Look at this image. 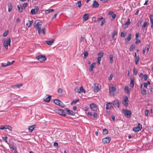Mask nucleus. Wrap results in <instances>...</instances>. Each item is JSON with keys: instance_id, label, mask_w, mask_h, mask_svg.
Segmentation results:
<instances>
[{"instance_id": "obj_1", "label": "nucleus", "mask_w": 153, "mask_h": 153, "mask_svg": "<svg viewBox=\"0 0 153 153\" xmlns=\"http://www.w3.org/2000/svg\"><path fill=\"white\" fill-rule=\"evenodd\" d=\"M35 27L38 30L39 34L42 33L45 34V29L43 27H42V22L40 20H36L34 23Z\"/></svg>"}, {"instance_id": "obj_2", "label": "nucleus", "mask_w": 153, "mask_h": 153, "mask_svg": "<svg viewBox=\"0 0 153 153\" xmlns=\"http://www.w3.org/2000/svg\"><path fill=\"white\" fill-rule=\"evenodd\" d=\"M65 110V108L64 109H60L59 110H56V112L59 114L60 115L65 117L66 115V111Z\"/></svg>"}, {"instance_id": "obj_3", "label": "nucleus", "mask_w": 153, "mask_h": 153, "mask_svg": "<svg viewBox=\"0 0 153 153\" xmlns=\"http://www.w3.org/2000/svg\"><path fill=\"white\" fill-rule=\"evenodd\" d=\"M122 112L127 117L129 118L130 117L131 112L130 110L123 109L122 110Z\"/></svg>"}, {"instance_id": "obj_4", "label": "nucleus", "mask_w": 153, "mask_h": 153, "mask_svg": "<svg viewBox=\"0 0 153 153\" xmlns=\"http://www.w3.org/2000/svg\"><path fill=\"white\" fill-rule=\"evenodd\" d=\"M36 58L37 59L41 62H44L47 59L45 57V56L43 55H41L37 56H36Z\"/></svg>"}, {"instance_id": "obj_5", "label": "nucleus", "mask_w": 153, "mask_h": 153, "mask_svg": "<svg viewBox=\"0 0 153 153\" xmlns=\"http://www.w3.org/2000/svg\"><path fill=\"white\" fill-rule=\"evenodd\" d=\"M10 38H9L7 41L3 43L4 46L6 49H7L8 45H10Z\"/></svg>"}, {"instance_id": "obj_6", "label": "nucleus", "mask_w": 153, "mask_h": 153, "mask_svg": "<svg viewBox=\"0 0 153 153\" xmlns=\"http://www.w3.org/2000/svg\"><path fill=\"white\" fill-rule=\"evenodd\" d=\"M10 38H9L7 41L3 43L4 46L6 49H7L8 45H10Z\"/></svg>"}, {"instance_id": "obj_7", "label": "nucleus", "mask_w": 153, "mask_h": 153, "mask_svg": "<svg viewBox=\"0 0 153 153\" xmlns=\"http://www.w3.org/2000/svg\"><path fill=\"white\" fill-rule=\"evenodd\" d=\"M142 128V126L140 123L138 124V126L136 127H134L133 129V130L135 132L138 131Z\"/></svg>"}, {"instance_id": "obj_8", "label": "nucleus", "mask_w": 153, "mask_h": 153, "mask_svg": "<svg viewBox=\"0 0 153 153\" xmlns=\"http://www.w3.org/2000/svg\"><path fill=\"white\" fill-rule=\"evenodd\" d=\"M109 91L111 94H112V95H114V93L113 92L115 91L116 90V88L115 86H110L109 87Z\"/></svg>"}, {"instance_id": "obj_9", "label": "nucleus", "mask_w": 153, "mask_h": 153, "mask_svg": "<svg viewBox=\"0 0 153 153\" xmlns=\"http://www.w3.org/2000/svg\"><path fill=\"white\" fill-rule=\"evenodd\" d=\"M111 140L110 137H106L102 139V142L104 144H106L109 143Z\"/></svg>"}, {"instance_id": "obj_10", "label": "nucleus", "mask_w": 153, "mask_h": 153, "mask_svg": "<svg viewBox=\"0 0 153 153\" xmlns=\"http://www.w3.org/2000/svg\"><path fill=\"white\" fill-rule=\"evenodd\" d=\"M129 101L128 98L126 96L124 98L123 104L125 106H127L128 105V102Z\"/></svg>"}, {"instance_id": "obj_11", "label": "nucleus", "mask_w": 153, "mask_h": 153, "mask_svg": "<svg viewBox=\"0 0 153 153\" xmlns=\"http://www.w3.org/2000/svg\"><path fill=\"white\" fill-rule=\"evenodd\" d=\"M94 88V91L95 92H97L100 90L99 88L98 84L97 83H95L93 86Z\"/></svg>"}, {"instance_id": "obj_12", "label": "nucleus", "mask_w": 153, "mask_h": 153, "mask_svg": "<svg viewBox=\"0 0 153 153\" xmlns=\"http://www.w3.org/2000/svg\"><path fill=\"white\" fill-rule=\"evenodd\" d=\"M35 7V9H32L31 10V13L33 15L35 14L39 11V9L38 7Z\"/></svg>"}, {"instance_id": "obj_13", "label": "nucleus", "mask_w": 153, "mask_h": 153, "mask_svg": "<svg viewBox=\"0 0 153 153\" xmlns=\"http://www.w3.org/2000/svg\"><path fill=\"white\" fill-rule=\"evenodd\" d=\"M65 110L66 111V113L67 112L68 114V115L72 116H74L75 115L74 113L72 111L70 110L67 108H65Z\"/></svg>"}, {"instance_id": "obj_14", "label": "nucleus", "mask_w": 153, "mask_h": 153, "mask_svg": "<svg viewBox=\"0 0 153 153\" xmlns=\"http://www.w3.org/2000/svg\"><path fill=\"white\" fill-rule=\"evenodd\" d=\"M91 108L93 111H95L97 109V107L94 103H92L90 105Z\"/></svg>"}, {"instance_id": "obj_15", "label": "nucleus", "mask_w": 153, "mask_h": 153, "mask_svg": "<svg viewBox=\"0 0 153 153\" xmlns=\"http://www.w3.org/2000/svg\"><path fill=\"white\" fill-rule=\"evenodd\" d=\"M23 85V84H20L16 85H11L10 87L13 88H19L22 87Z\"/></svg>"}, {"instance_id": "obj_16", "label": "nucleus", "mask_w": 153, "mask_h": 153, "mask_svg": "<svg viewBox=\"0 0 153 153\" xmlns=\"http://www.w3.org/2000/svg\"><path fill=\"white\" fill-rule=\"evenodd\" d=\"M131 81L130 82L131 86L133 88L134 85V77H130Z\"/></svg>"}, {"instance_id": "obj_17", "label": "nucleus", "mask_w": 153, "mask_h": 153, "mask_svg": "<svg viewBox=\"0 0 153 153\" xmlns=\"http://www.w3.org/2000/svg\"><path fill=\"white\" fill-rule=\"evenodd\" d=\"M46 96H47V97L44 99V101L46 102H49L51 100V96L48 94L46 95Z\"/></svg>"}, {"instance_id": "obj_18", "label": "nucleus", "mask_w": 153, "mask_h": 153, "mask_svg": "<svg viewBox=\"0 0 153 153\" xmlns=\"http://www.w3.org/2000/svg\"><path fill=\"white\" fill-rule=\"evenodd\" d=\"M99 6V3L96 1H94L91 7H92L96 8L98 7Z\"/></svg>"}, {"instance_id": "obj_19", "label": "nucleus", "mask_w": 153, "mask_h": 153, "mask_svg": "<svg viewBox=\"0 0 153 153\" xmlns=\"http://www.w3.org/2000/svg\"><path fill=\"white\" fill-rule=\"evenodd\" d=\"M54 41V39H52L46 41L45 42L48 45H51L53 43Z\"/></svg>"}, {"instance_id": "obj_20", "label": "nucleus", "mask_w": 153, "mask_h": 153, "mask_svg": "<svg viewBox=\"0 0 153 153\" xmlns=\"http://www.w3.org/2000/svg\"><path fill=\"white\" fill-rule=\"evenodd\" d=\"M89 15L88 14H84L82 17V19L83 21H86L88 19Z\"/></svg>"}, {"instance_id": "obj_21", "label": "nucleus", "mask_w": 153, "mask_h": 153, "mask_svg": "<svg viewBox=\"0 0 153 153\" xmlns=\"http://www.w3.org/2000/svg\"><path fill=\"white\" fill-rule=\"evenodd\" d=\"M113 104L115 106H117L118 108L120 107V104L118 100H114L113 102Z\"/></svg>"}, {"instance_id": "obj_22", "label": "nucleus", "mask_w": 153, "mask_h": 153, "mask_svg": "<svg viewBox=\"0 0 153 153\" xmlns=\"http://www.w3.org/2000/svg\"><path fill=\"white\" fill-rule=\"evenodd\" d=\"M96 65V63L94 62L91 65L90 68L89 69V70L90 71H91L93 70L94 67Z\"/></svg>"}, {"instance_id": "obj_23", "label": "nucleus", "mask_w": 153, "mask_h": 153, "mask_svg": "<svg viewBox=\"0 0 153 153\" xmlns=\"http://www.w3.org/2000/svg\"><path fill=\"white\" fill-rule=\"evenodd\" d=\"M114 59H113V56L112 54H110L109 56V62L112 63L113 62Z\"/></svg>"}, {"instance_id": "obj_24", "label": "nucleus", "mask_w": 153, "mask_h": 153, "mask_svg": "<svg viewBox=\"0 0 153 153\" xmlns=\"http://www.w3.org/2000/svg\"><path fill=\"white\" fill-rule=\"evenodd\" d=\"M112 104V103L111 102H109L107 104L106 107V109L108 110L110 108H111V107H112L111 106V105Z\"/></svg>"}, {"instance_id": "obj_25", "label": "nucleus", "mask_w": 153, "mask_h": 153, "mask_svg": "<svg viewBox=\"0 0 153 153\" xmlns=\"http://www.w3.org/2000/svg\"><path fill=\"white\" fill-rule=\"evenodd\" d=\"M8 11H11L13 9V7L12 4L10 3H8Z\"/></svg>"}, {"instance_id": "obj_26", "label": "nucleus", "mask_w": 153, "mask_h": 153, "mask_svg": "<svg viewBox=\"0 0 153 153\" xmlns=\"http://www.w3.org/2000/svg\"><path fill=\"white\" fill-rule=\"evenodd\" d=\"M79 93H81L83 92L85 93V89H84L83 87L82 86H81L79 89Z\"/></svg>"}, {"instance_id": "obj_27", "label": "nucleus", "mask_w": 153, "mask_h": 153, "mask_svg": "<svg viewBox=\"0 0 153 153\" xmlns=\"http://www.w3.org/2000/svg\"><path fill=\"white\" fill-rule=\"evenodd\" d=\"M131 34H129L128 35V37L125 39V42H127V41L128 42V41H130V40H131Z\"/></svg>"}, {"instance_id": "obj_28", "label": "nucleus", "mask_w": 153, "mask_h": 153, "mask_svg": "<svg viewBox=\"0 0 153 153\" xmlns=\"http://www.w3.org/2000/svg\"><path fill=\"white\" fill-rule=\"evenodd\" d=\"M35 125H33L30 126L28 129L30 131L32 132L35 128L34 126Z\"/></svg>"}, {"instance_id": "obj_29", "label": "nucleus", "mask_w": 153, "mask_h": 153, "mask_svg": "<svg viewBox=\"0 0 153 153\" xmlns=\"http://www.w3.org/2000/svg\"><path fill=\"white\" fill-rule=\"evenodd\" d=\"M17 7L18 8L19 11L20 12H22L23 11L22 6L21 5H18Z\"/></svg>"}, {"instance_id": "obj_30", "label": "nucleus", "mask_w": 153, "mask_h": 153, "mask_svg": "<svg viewBox=\"0 0 153 153\" xmlns=\"http://www.w3.org/2000/svg\"><path fill=\"white\" fill-rule=\"evenodd\" d=\"M54 11L53 9H51L48 10H46L45 11V13L46 14H48L50 13L53 12Z\"/></svg>"}, {"instance_id": "obj_31", "label": "nucleus", "mask_w": 153, "mask_h": 153, "mask_svg": "<svg viewBox=\"0 0 153 153\" xmlns=\"http://www.w3.org/2000/svg\"><path fill=\"white\" fill-rule=\"evenodd\" d=\"M143 20L142 19H140L139 21L138 25H137V26L138 27H140L142 25V23L143 22Z\"/></svg>"}, {"instance_id": "obj_32", "label": "nucleus", "mask_w": 153, "mask_h": 153, "mask_svg": "<svg viewBox=\"0 0 153 153\" xmlns=\"http://www.w3.org/2000/svg\"><path fill=\"white\" fill-rule=\"evenodd\" d=\"M2 66L3 67H6L7 66L9 65H12V64L11 63V62H10V61L8 62L7 63L6 65H4V63H2L1 64Z\"/></svg>"}, {"instance_id": "obj_33", "label": "nucleus", "mask_w": 153, "mask_h": 153, "mask_svg": "<svg viewBox=\"0 0 153 153\" xmlns=\"http://www.w3.org/2000/svg\"><path fill=\"white\" fill-rule=\"evenodd\" d=\"M33 22L32 21H29V23H27L26 25L28 27H30L31 26Z\"/></svg>"}, {"instance_id": "obj_34", "label": "nucleus", "mask_w": 153, "mask_h": 153, "mask_svg": "<svg viewBox=\"0 0 153 153\" xmlns=\"http://www.w3.org/2000/svg\"><path fill=\"white\" fill-rule=\"evenodd\" d=\"M81 2L80 1H78L76 3V7H81Z\"/></svg>"}, {"instance_id": "obj_35", "label": "nucleus", "mask_w": 153, "mask_h": 153, "mask_svg": "<svg viewBox=\"0 0 153 153\" xmlns=\"http://www.w3.org/2000/svg\"><path fill=\"white\" fill-rule=\"evenodd\" d=\"M117 32L116 30H115L113 31V32L112 36V38L113 39H114L115 36V35H117Z\"/></svg>"}, {"instance_id": "obj_36", "label": "nucleus", "mask_w": 153, "mask_h": 153, "mask_svg": "<svg viewBox=\"0 0 153 153\" xmlns=\"http://www.w3.org/2000/svg\"><path fill=\"white\" fill-rule=\"evenodd\" d=\"M135 48V45L134 44L132 45L129 49V51H132Z\"/></svg>"}, {"instance_id": "obj_37", "label": "nucleus", "mask_w": 153, "mask_h": 153, "mask_svg": "<svg viewBox=\"0 0 153 153\" xmlns=\"http://www.w3.org/2000/svg\"><path fill=\"white\" fill-rule=\"evenodd\" d=\"M54 102L56 104L58 105L60 102V100L58 99H56L54 100Z\"/></svg>"}, {"instance_id": "obj_38", "label": "nucleus", "mask_w": 153, "mask_h": 153, "mask_svg": "<svg viewBox=\"0 0 153 153\" xmlns=\"http://www.w3.org/2000/svg\"><path fill=\"white\" fill-rule=\"evenodd\" d=\"M125 91H127V93L128 94H130V89L129 88H128V86H125Z\"/></svg>"}, {"instance_id": "obj_39", "label": "nucleus", "mask_w": 153, "mask_h": 153, "mask_svg": "<svg viewBox=\"0 0 153 153\" xmlns=\"http://www.w3.org/2000/svg\"><path fill=\"white\" fill-rule=\"evenodd\" d=\"M133 72L134 74L136 75L138 73L137 70L134 67L133 69Z\"/></svg>"}, {"instance_id": "obj_40", "label": "nucleus", "mask_w": 153, "mask_h": 153, "mask_svg": "<svg viewBox=\"0 0 153 153\" xmlns=\"http://www.w3.org/2000/svg\"><path fill=\"white\" fill-rule=\"evenodd\" d=\"M102 133L104 135L107 134L108 133V130L106 129H104Z\"/></svg>"}, {"instance_id": "obj_41", "label": "nucleus", "mask_w": 153, "mask_h": 153, "mask_svg": "<svg viewBox=\"0 0 153 153\" xmlns=\"http://www.w3.org/2000/svg\"><path fill=\"white\" fill-rule=\"evenodd\" d=\"M79 101V100L78 99H76L75 100H73L72 102L71 103V105H72L73 104H76V103L77 102H78Z\"/></svg>"}, {"instance_id": "obj_42", "label": "nucleus", "mask_w": 153, "mask_h": 153, "mask_svg": "<svg viewBox=\"0 0 153 153\" xmlns=\"http://www.w3.org/2000/svg\"><path fill=\"white\" fill-rule=\"evenodd\" d=\"M84 58H85L88 56V52L85 51H84Z\"/></svg>"}, {"instance_id": "obj_43", "label": "nucleus", "mask_w": 153, "mask_h": 153, "mask_svg": "<svg viewBox=\"0 0 153 153\" xmlns=\"http://www.w3.org/2000/svg\"><path fill=\"white\" fill-rule=\"evenodd\" d=\"M79 89L78 87H76L74 88V91L76 92L79 93Z\"/></svg>"}, {"instance_id": "obj_44", "label": "nucleus", "mask_w": 153, "mask_h": 153, "mask_svg": "<svg viewBox=\"0 0 153 153\" xmlns=\"http://www.w3.org/2000/svg\"><path fill=\"white\" fill-rule=\"evenodd\" d=\"M58 105H59L62 107H64V104L60 101V102H59V103Z\"/></svg>"}, {"instance_id": "obj_45", "label": "nucleus", "mask_w": 153, "mask_h": 153, "mask_svg": "<svg viewBox=\"0 0 153 153\" xmlns=\"http://www.w3.org/2000/svg\"><path fill=\"white\" fill-rule=\"evenodd\" d=\"M58 93L62 94L63 92L62 89L61 88H59L58 90Z\"/></svg>"}, {"instance_id": "obj_46", "label": "nucleus", "mask_w": 153, "mask_h": 153, "mask_svg": "<svg viewBox=\"0 0 153 153\" xmlns=\"http://www.w3.org/2000/svg\"><path fill=\"white\" fill-rule=\"evenodd\" d=\"M146 50L148 51H149L150 48V45L149 44H147L146 45Z\"/></svg>"}, {"instance_id": "obj_47", "label": "nucleus", "mask_w": 153, "mask_h": 153, "mask_svg": "<svg viewBox=\"0 0 153 153\" xmlns=\"http://www.w3.org/2000/svg\"><path fill=\"white\" fill-rule=\"evenodd\" d=\"M8 31L7 30L4 33L3 36L4 37H5L7 36V35H8Z\"/></svg>"}, {"instance_id": "obj_48", "label": "nucleus", "mask_w": 153, "mask_h": 153, "mask_svg": "<svg viewBox=\"0 0 153 153\" xmlns=\"http://www.w3.org/2000/svg\"><path fill=\"white\" fill-rule=\"evenodd\" d=\"M98 55L100 56V57L102 58L103 56V52H99L98 53Z\"/></svg>"}, {"instance_id": "obj_49", "label": "nucleus", "mask_w": 153, "mask_h": 153, "mask_svg": "<svg viewBox=\"0 0 153 153\" xmlns=\"http://www.w3.org/2000/svg\"><path fill=\"white\" fill-rule=\"evenodd\" d=\"M101 57L98 56L97 59V63L99 64H100V62L101 61Z\"/></svg>"}, {"instance_id": "obj_50", "label": "nucleus", "mask_w": 153, "mask_h": 153, "mask_svg": "<svg viewBox=\"0 0 153 153\" xmlns=\"http://www.w3.org/2000/svg\"><path fill=\"white\" fill-rule=\"evenodd\" d=\"M146 90L145 89H143L141 93L143 95H145L146 94Z\"/></svg>"}, {"instance_id": "obj_51", "label": "nucleus", "mask_w": 153, "mask_h": 153, "mask_svg": "<svg viewBox=\"0 0 153 153\" xmlns=\"http://www.w3.org/2000/svg\"><path fill=\"white\" fill-rule=\"evenodd\" d=\"M143 78H144V80H147L148 77L147 75L145 74L144 75V76H143Z\"/></svg>"}, {"instance_id": "obj_52", "label": "nucleus", "mask_w": 153, "mask_h": 153, "mask_svg": "<svg viewBox=\"0 0 153 153\" xmlns=\"http://www.w3.org/2000/svg\"><path fill=\"white\" fill-rule=\"evenodd\" d=\"M10 147L12 149V150H14L15 149H16V148L15 147V146L13 145H12L10 146Z\"/></svg>"}, {"instance_id": "obj_53", "label": "nucleus", "mask_w": 153, "mask_h": 153, "mask_svg": "<svg viewBox=\"0 0 153 153\" xmlns=\"http://www.w3.org/2000/svg\"><path fill=\"white\" fill-rule=\"evenodd\" d=\"M105 22V19L103 18L101 21V25L102 26Z\"/></svg>"}, {"instance_id": "obj_54", "label": "nucleus", "mask_w": 153, "mask_h": 153, "mask_svg": "<svg viewBox=\"0 0 153 153\" xmlns=\"http://www.w3.org/2000/svg\"><path fill=\"white\" fill-rule=\"evenodd\" d=\"M126 33H125L124 32H122L121 33V36L122 37H125L126 35Z\"/></svg>"}, {"instance_id": "obj_55", "label": "nucleus", "mask_w": 153, "mask_h": 153, "mask_svg": "<svg viewBox=\"0 0 153 153\" xmlns=\"http://www.w3.org/2000/svg\"><path fill=\"white\" fill-rule=\"evenodd\" d=\"M147 24H148V23L147 22H144L143 25V26H142V27L144 29L145 27L147 25Z\"/></svg>"}, {"instance_id": "obj_56", "label": "nucleus", "mask_w": 153, "mask_h": 153, "mask_svg": "<svg viewBox=\"0 0 153 153\" xmlns=\"http://www.w3.org/2000/svg\"><path fill=\"white\" fill-rule=\"evenodd\" d=\"M27 3H25L23 4L22 6V8L25 9L26 7H27Z\"/></svg>"}, {"instance_id": "obj_57", "label": "nucleus", "mask_w": 153, "mask_h": 153, "mask_svg": "<svg viewBox=\"0 0 153 153\" xmlns=\"http://www.w3.org/2000/svg\"><path fill=\"white\" fill-rule=\"evenodd\" d=\"M7 137L6 136L5 137H4L3 138V140L6 143H8V142L7 141Z\"/></svg>"}, {"instance_id": "obj_58", "label": "nucleus", "mask_w": 153, "mask_h": 153, "mask_svg": "<svg viewBox=\"0 0 153 153\" xmlns=\"http://www.w3.org/2000/svg\"><path fill=\"white\" fill-rule=\"evenodd\" d=\"M103 17H101L100 18H98L97 19V21H97V22H100L101 20L103 19Z\"/></svg>"}, {"instance_id": "obj_59", "label": "nucleus", "mask_w": 153, "mask_h": 153, "mask_svg": "<svg viewBox=\"0 0 153 153\" xmlns=\"http://www.w3.org/2000/svg\"><path fill=\"white\" fill-rule=\"evenodd\" d=\"M85 39V38L84 37L81 36V37L80 42H83L84 41Z\"/></svg>"}, {"instance_id": "obj_60", "label": "nucleus", "mask_w": 153, "mask_h": 153, "mask_svg": "<svg viewBox=\"0 0 153 153\" xmlns=\"http://www.w3.org/2000/svg\"><path fill=\"white\" fill-rule=\"evenodd\" d=\"M97 114L96 112H95L93 114V117L94 118H96L97 117Z\"/></svg>"}, {"instance_id": "obj_61", "label": "nucleus", "mask_w": 153, "mask_h": 153, "mask_svg": "<svg viewBox=\"0 0 153 153\" xmlns=\"http://www.w3.org/2000/svg\"><path fill=\"white\" fill-rule=\"evenodd\" d=\"M113 77V76L112 74H111L110 75V76H109V77L108 78L109 80H112Z\"/></svg>"}, {"instance_id": "obj_62", "label": "nucleus", "mask_w": 153, "mask_h": 153, "mask_svg": "<svg viewBox=\"0 0 153 153\" xmlns=\"http://www.w3.org/2000/svg\"><path fill=\"white\" fill-rule=\"evenodd\" d=\"M130 24V22H127L125 24V25L126 26V27H127Z\"/></svg>"}, {"instance_id": "obj_63", "label": "nucleus", "mask_w": 153, "mask_h": 153, "mask_svg": "<svg viewBox=\"0 0 153 153\" xmlns=\"http://www.w3.org/2000/svg\"><path fill=\"white\" fill-rule=\"evenodd\" d=\"M141 42V41L139 39H136V41L135 42V43L136 44H138L139 43Z\"/></svg>"}, {"instance_id": "obj_64", "label": "nucleus", "mask_w": 153, "mask_h": 153, "mask_svg": "<svg viewBox=\"0 0 153 153\" xmlns=\"http://www.w3.org/2000/svg\"><path fill=\"white\" fill-rule=\"evenodd\" d=\"M149 113V112L148 110H146L145 111V115L146 116H148V115Z\"/></svg>"}]
</instances>
